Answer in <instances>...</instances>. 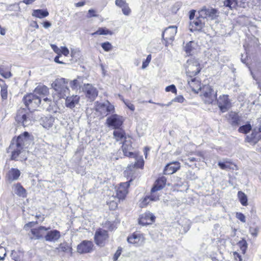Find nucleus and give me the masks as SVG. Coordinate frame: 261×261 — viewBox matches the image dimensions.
I'll return each instance as SVG.
<instances>
[{
    "label": "nucleus",
    "mask_w": 261,
    "mask_h": 261,
    "mask_svg": "<svg viewBox=\"0 0 261 261\" xmlns=\"http://www.w3.org/2000/svg\"><path fill=\"white\" fill-rule=\"evenodd\" d=\"M218 16V11L213 8L203 7L198 11V16L190 22L189 29L191 32L201 31L205 27L207 19H214Z\"/></svg>",
    "instance_id": "f257e3e1"
},
{
    "label": "nucleus",
    "mask_w": 261,
    "mask_h": 261,
    "mask_svg": "<svg viewBox=\"0 0 261 261\" xmlns=\"http://www.w3.org/2000/svg\"><path fill=\"white\" fill-rule=\"evenodd\" d=\"M184 68L187 75L189 77H193L200 72L202 67L198 59L195 58H190L184 64Z\"/></svg>",
    "instance_id": "f03ea898"
},
{
    "label": "nucleus",
    "mask_w": 261,
    "mask_h": 261,
    "mask_svg": "<svg viewBox=\"0 0 261 261\" xmlns=\"http://www.w3.org/2000/svg\"><path fill=\"white\" fill-rule=\"evenodd\" d=\"M15 120L18 124L25 127L32 124L35 117L32 112H28L25 109H20L17 111Z\"/></svg>",
    "instance_id": "7ed1b4c3"
},
{
    "label": "nucleus",
    "mask_w": 261,
    "mask_h": 261,
    "mask_svg": "<svg viewBox=\"0 0 261 261\" xmlns=\"http://www.w3.org/2000/svg\"><path fill=\"white\" fill-rule=\"evenodd\" d=\"M68 80L64 78H61L56 80L51 84L52 88L57 92L60 97L64 98L68 96L69 89L67 87Z\"/></svg>",
    "instance_id": "20e7f679"
},
{
    "label": "nucleus",
    "mask_w": 261,
    "mask_h": 261,
    "mask_svg": "<svg viewBox=\"0 0 261 261\" xmlns=\"http://www.w3.org/2000/svg\"><path fill=\"white\" fill-rule=\"evenodd\" d=\"M201 96L205 104H212L217 99V91L210 85H204L201 89Z\"/></svg>",
    "instance_id": "39448f33"
},
{
    "label": "nucleus",
    "mask_w": 261,
    "mask_h": 261,
    "mask_svg": "<svg viewBox=\"0 0 261 261\" xmlns=\"http://www.w3.org/2000/svg\"><path fill=\"white\" fill-rule=\"evenodd\" d=\"M23 102L28 110H35L41 103L40 98L34 94L30 93L23 98Z\"/></svg>",
    "instance_id": "423d86ee"
},
{
    "label": "nucleus",
    "mask_w": 261,
    "mask_h": 261,
    "mask_svg": "<svg viewBox=\"0 0 261 261\" xmlns=\"http://www.w3.org/2000/svg\"><path fill=\"white\" fill-rule=\"evenodd\" d=\"M96 110L102 116H107L115 112L114 106L109 101H107L103 103H99L96 105Z\"/></svg>",
    "instance_id": "0eeeda50"
},
{
    "label": "nucleus",
    "mask_w": 261,
    "mask_h": 261,
    "mask_svg": "<svg viewBox=\"0 0 261 261\" xmlns=\"http://www.w3.org/2000/svg\"><path fill=\"white\" fill-rule=\"evenodd\" d=\"M33 142V137L30 136L28 132H25L23 134L19 135L15 144L17 146L21 148H28Z\"/></svg>",
    "instance_id": "6e6552de"
},
{
    "label": "nucleus",
    "mask_w": 261,
    "mask_h": 261,
    "mask_svg": "<svg viewBox=\"0 0 261 261\" xmlns=\"http://www.w3.org/2000/svg\"><path fill=\"white\" fill-rule=\"evenodd\" d=\"M123 121L124 119L122 116L117 114H112L107 118L106 123L108 126L117 129L120 128Z\"/></svg>",
    "instance_id": "1a4fd4ad"
},
{
    "label": "nucleus",
    "mask_w": 261,
    "mask_h": 261,
    "mask_svg": "<svg viewBox=\"0 0 261 261\" xmlns=\"http://www.w3.org/2000/svg\"><path fill=\"white\" fill-rule=\"evenodd\" d=\"M177 33V27L172 25L166 28L162 34V37L166 41L165 45L171 44L174 40L175 35Z\"/></svg>",
    "instance_id": "9d476101"
},
{
    "label": "nucleus",
    "mask_w": 261,
    "mask_h": 261,
    "mask_svg": "<svg viewBox=\"0 0 261 261\" xmlns=\"http://www.w3.org/2000/svg\"><path fill=\"white\" fill-rule=\"evenodd\" d=\"M82 90L86 96L91 100L93 101L98 95V90L91 84H84Z\"/></svg>",
    "instance_id": "9b49d317"
},
{
    "label": "nucleus",
    "mask_w": 261,
    "mask_h": 261,
    "mask_svg": "<svg viewBox=\"0 0 261 261\" xmlns=\"http://www.w3.org/2000/svg\"><path fill=\"white\" fill-rule=\"evenodd\" d=\"M108 238V233L107 231L102 229H98L95 232L94 241L97 245L102 246L104 245Z\"/></svg>",
    "instance_id": "f8f14e48"
},
{
    "label": "nucleus",
    "mask_w": 261,
    "mask_h": 261,
    "mask_svg": "<svg viewBox=\"0 0 261 261\" xmlns=\"http://www.w3.org/2000/svg\"><path fill=\"white\" fill-rule=\"evenodd\" d=\"M145 239L143 234L138 232L133 233L127 238V241L129 243L138 247L142 246L144 243Z\"/></svg>",
    "instance_id": "ddd939ff"
},
{
    "label": "nucleus",
    "mask_w": 261,
    "mask_h": 261,
    "mask_svg": "<svg viewBox=\"0 0 261 261\" xmlns=\"http://www.w3.org/2000/svg\"><path fill=\"white\" fill-rule=\"evenodd\" d=\"M132 181L121 183L119 186L116 190V196L119 200H123L125 199L126 194L128 193L127 188L129 186V182Z\"/></svg>",
    "instance_id": "4468645a"
},
{
    "label": "nucleus",
    "mask_w": 261,
    "mask_h": 261,
    "mask_svg": "<svg viewBox=\"0 0 261 261\" xmlns=\"http://www.w3.org/2000/svg\"><path fill=\"white\" fill-rule=\"evenodd\" d=\"M155 220V217L150 212H147L142 214L139 219V224L145 226L152 224Z\"/></svg>",
    "instance_id": "2eb2a0df"
},
{
    "label": "nucleus",
    "mask_w": 261,
    "mask_h": 261,
    "mask_svg": "<svg viewBox=\"0 0 261 261\" xmlns=\"http://www.w3.org/2000/svg\"><path fill=\"white\" fill-rule=\"evenodd\" d=\"M218 106L222 113L228 111L230 108L231 103L228 99V95L220 96L217 100Z\"/></svg>",
    "instance_id": "dca6fc26"
},
{
    "label": "nucleus",
    "mask_w": 261,
    "mask_h": 261,
    "mask_svg": "<svg viewBox=\"0 0 261 261\" xmlns=\"http://www.w3.org/2000/svg\"><path fill=\"white\" fill-rule=\"evenodd\" d=\"M93 245L92 242L89 241H83L77 247V251L79 253H86L91 252Z\"/></svg>",
    "instance_id": "f3484780"
},
{
    "label": "nucleus",
    "mask_w": 261,
    "mask_h": 261,
    "mask_svg": "<svg viewBox=\"0 0 261 261\" xmlns=\"http://www.w3.org/2000/svg\"><path fill=\"white\" fill-rule=\"evenodd\" d=\"M49 229V228H46L44 226H40L38 228L32 229L31 233L33 236L31 237V239L36 240L43 238L45 232Z\"/></svg>",
    "instance_id": "a211bd4d"
},
{
    "label": "nucleus",
    "mask_w": 261,
    "mask_h": 261,
    "mask_svg": "<svg viewBox=\"0 0 261 261\" xmlns=\"http://www.w3.org/2000/svg\"><path fill=\"white\" fill-rule=\"evenodd\" d=\"M22 149L16 145L14 141L11 143L7 149V152L11 153V160H15L21 152Z\"/></svg>",
    "instance_id": "6ab92c4d"
},
{
    "label": "nucleus",
    "mask_w": 261,
    "mask_h": 261,
    "mask_svg": "<svg viewBox=\"0 0 261 261\" xmlns=\"http://www.w3.org/2000/svg\"><path fill=\"white\" fill-rule=\"evenodd\" d=\"M228 122L234 127H237L241 124V119L238 113L230 112L227 116Z\"/></svg>",
    "instance_id": "aec40b11"
},
{
    "label": "nucleus",
    "mask_w": 261,
    "mask_h": 261,
    "mask_svg": "<svg viewBox=\"0 0 261 261\" xmlns=\"http://www.w3.org/2000/svg\"><path fill=\"white\" fill-rule=\"evenodd\" d=\"M132 149L131 142L129 140H125L122 146V150L124 155L126 156L135 158V154L131 151Z\"/></svg>",
    "instance_id": "412c9836"
},
{
    "label": "nucleus",
    "mask_w": 261,
    "mask_h": 261,
    "mask_svg": "<svg viewBox=\"0 0 261 261\" xmlns=\"http://www.w3.org/2000/svg\"><path fill=\"white\" fill-rule=\"evenodd\" d=\"M179 168L180 164L179 162H172L166 166L164 170V173L165 174H172L176 172Z\"/></svg>",
    "instance_id": "4be33fe9"
},
{
    "label": "nucleus",
    "mask_w": 261,
    "mask_h": 261,
    "mask_svg": "<svg viewBox=\"0 0 261 261\" xmlns=\"http://www.w3.org/2000/svg\"><path fill=\"white\" fill-rule=\"evenodd\" d=\"M72 247L67 242H63L61 243L59 246L55 249L54 251L60 253L64 252L65 253H70L72 255Z\"/></svg>",
    "instance_id": "5701e85b"
},
{
    "label": "nucleus",
    "mask_w": 261,
    "mask_h": 261,
    "mask_svg": "<svg viewBox=\"0 0 261 261\" xmlns=\"http://www.w3.org/2000/svg\"><path fill=\"white\" fill-rule=\"evenodd\" d=\"M20 175V172L18 169L12 168L8 171L7 174V180L9 182H11L13 181L17 180L19 178Z\"/></svg>",
    "instance_id": "b1692460"
},
{
    "label": "nucleus",
    "mask_w": 261,
    "mask_h": 261,
    "mask_svg": "<svg viewBox=\"0 0 261 261\" xmlns=\"http://www.w3.org/2000/svg\"><path fill=\"white\" fill-rule=\"evenodd\" d=\"M80 97L76 95L67 96L65 101V105L67 108L72 109L79 102Z\"/></svg>",
    "instance_id": "393cba45"
},
{
    "label": "nucleus",
    "mask_w": 261,
    "mask_h": 261,
    "mask_svg": "<svg viewBox=\"0 0 261 261\" xmlns=\"http://www.w3.org/2000/svg\"><path fill=\"white\" fill-rule=\"evenodd\" d=\"M61 237L60 232L59 231L54 229L48 231L44 238L46 241L49 242L57 241Z\"/></svg>",
    "instance_id": "a878e982"
},
{
    "label": "nucleus",
    "mask_w": 261,
    "mask_h": 261,
    "mask_svg": "<svg viewBox=\"0 0 261 261\" xmlns=\"http://www.w3.org/2000/svg\"><path fill=\"white\" fill-rule=\"evenodd\" d=\"M166 178L164 176L159 177L155 182L153 187L152 188V192H157L162 189L165 186Z\"/></svg>",
    "instance_id": "bb28decb"
},
{
    "label": "nucleus",
    "mask_w": 261,
    "mask_h": 261,
    "mask_svg": "<svg viewBox=\"0 0 261 261\" xmlns=\"http://www.w3.org/2000/svg\"><path fill=\"white\" fill-rule=\"evenodd\" d=\"M188 83L193 91L197 92V91L201 89L199 80L194 76L189 77V79H188Z\"/></svg>",
    "instance_id": "cd10ccee"
},
{
    "label": "nucleus",
    "mask_w": 261,
    "mask_h": 261,
    "mask_svg": "<svg viewBox=\"0 0 261 261\" xmlns=\"http://www.w3.org/2000/svg\"><path fill=\"white\" fill-rule=\"evenodd\" d=\"M159 199V195L156 193V192H152L151 190V194L150 196H146L141 202V206H145L150 201H155Z\"/></svg>",
    "instance_id": "c85d7f7f"
},
{
    "label": "nucleus",
    "mask_w": 261,
    "mask_h": 261,
    "mask_svg": "<svg viewBox=\"0 0 261 261\" xmlns=\"http://www.w3.org/2000/svg\"><path fill=\"white\" fill-rule=\"evenodd\" d=\"M196 47L197 44L194 41H189L184 46V50L187 55H191L195 53Z\"/></svg>",
    "instance_id": "c756f323"
},
{
    "label": "nucleus",
    "mask_w": 261,
    "mask_h": 261,
    "mask_svg": "<svg viewBox=\"0 0 261 261\" xmlns=\"http://www.w3.org/2000/svg\"><path fill=\"white\" fill-rule=\"evenodd\" d=\"M55 118L53 117H45L42 118L41 124L43 127L48 128L51 127L54 123Z\"/></svg>",
    "instance_id": "7c9ffc66"
},
{
    "label": "nucleus",
    "mask_w": 261,
    "mask_h": 261,
    "mask_svg": "<svg viewBox=\"0 0 261 261\" xmlns=\"http://www.w3.org/2000/svg\"><path fill=\"white\" fill-rule=\"evenodd\" d=\"M83 77H78L77 79L73 81H70L69 85L73 89H75L78 87H82V84L83 83Z\"/></svg>",
    "instance_id": "2f4dec72"
},
{
    "label": "nucleus",
    "mask_w": 261,
    "mask_h": 261,
    "mask_svg": "<svg viewBox=\"0 0 261 261\" xmlns=\"http://www.w3.org/2000/svg\"><path fill=\"white\" fill-rule=\"evenodd\" d=\"M11 257L15 261L23 260V252L20 251L12 250L11 254Z\"/></svg>",
    "instance_id": "473e14b6"
},
{
    "label": "nucleus",
    "mask_w": 261,
    "mask_h": 261,
    "mask_svg": "<svg viewBox=\"0 0 261 261\" xmlns=\"http://www.w3.org/2000/svg\"><path fill=\"white\" fill-rule=\"evenodd\" d=\"M0 86L1 87V94L3 99H6L8 96V86L4 80H0Z\"/></svg>",
    "instance_id": "72a5a7b5"
},
{
    "label": "nucleus",
    "mask_w": 261,
    "mask_h": 261,
    "mask_svg": "<svg viewBox=\"0 0 261 261\" xmlns=\"http://www.w3.org/2000/svg\"><path fill=\"white\" fill-rule=\"evenodd\" d=\"M34 92L36 94L46 95L48 93V88L45 85H39L35 88Z\"/></svg>",
    "instance_id": "f704fd0d"
},
{
    "label": "nucleus",
    "mask_w": 261,
    "mask_h": 261,
    "mask_svg": "<svg viewBox=\"0 0 261 261\" xmlns=\"http://www.w3.org/2000/svg\"><path fill=\"white\" fill-rule=\"evenodd\" d=\"M49 13L47 10L37 9L33 11L32 15L39 18H42L47 16Z\"/></svg>",
    "instance_id": "c9c22d12"
},
{
    "label": "nucleus",
    "mask_w": 261,
    "mask_h": 261,
    "mask_svg": "<svg viewBox=\"0 0 261 261\" xmlns=\"http://www.w3.org/2000/svg\"><path fill=\"white\" fill-rule=\"evenodd\" d=\"M218 166L220 167V168L223 170H227L229 169H233L234 168H233V166L236 167L235 165H233L231 162H230L228 161H225L223 162H218Z\"/></svg>",
    "instance_id": "e433bc0d"
},
{
    "label": "nucleus",
    "mask_w": 261,
    "mask_h": 261,
    "mask_svg": "<svg viewBox=\"0 0 261 261\" xmlns=\"http://www.w3.org/2000/svg\"><path fill=\"white\" fill-rule=\"evenodd\" d=\"M15 192L19 196L24 197L26 196V190L24 189L20 183H17L15 186Z\"/></svg>",
    "instance_id": "4c0bfd02"
},
{
    "label": "nucleus",
    "mask_w": 261,
    "mask_h": 261,
    "mask_svg": "<svg viewBox=\"0 0 261 261\" xmlns=\"http://www.w3.org/2000/svg\"><path fill=\"white\" fill-rule=\"evenodd\" d=\"M113 33L109 30V29L106 28H99L95 32L91 34L92 36H95L96 35H112Z\"/></svg>",
    "instance_id": "58836bf2"
},
{
    "label": "nucleus",
    "mask_w": 261,
    "mask_h": 261,
    "mask_svg": "<svg viewBox=\"0 0 261 261\" xmlns=\"http://www.w3.org/2000/svg\"><path fill=\"white\" fill-rule=\"evenodd\" d=\"M113 135L114 138L117 141H121L123 139H126L125 133L121 129H117V130H114L113 132Z\"/></svg>",
    "instance_id": "ea45409f"
},
{
    "label": "nucleus",
    "mask_w": 261,
    "mask_h": 261,
    "mask_svg": "<svg viewBox=\"0 0 261 261\" xmlns=\"http://www.w3.org/2000/svg\"><path fill=\"white\" fill-rule=\"evenodd\" d=\"M238 197L241 202L243 206L248 205V198L246 195L242 191L238 192Z\"/></svg>",
    "instance_id": "a19ab883"
},
{
    "label": "nucleus",
    "mask_w": 261,
    "mask_h": 261,
    "mask_svg": "<svg viewBox=\"0 0 261 261\" xmlns=\"http://www.w3.org/2000/svg\"><path fill=\"white\" fill-rule=\"evenodd\" d=\"M144 166V161L141 159L137 160L134 164H131L127 166L128 170H132V168H142Z\"/></svg>",
    "instance_id": "79ce46f5"
},
{
    "label": "nucleus",
    "mask_w": 261,
    "mask_h": 261,
    "mask_svg": "<svg viewBox=\"0 0 261 261\" xmlns=\"http://www.w3.org/2000/svg\"><path fill=\"white\" fill-rule=\"evenodd\" d=\"M251 125L247 124L240 126L238 130L240 133L247 134L251 130Z\"/></svg>",
    "instance_id": "37998d69"
},
{
    "label": "nucleus",
    "mask_w": 261,
    "mask_h": 261,
    "mask_svg": "<svg viewBox=\"0 0 261 261\" xmlns=\"http://www.w3.org/2000/svg\"><path fill=\"white\" fill-rule=\"evenodd\" d=\"M237 2L236 0H225L224 2V5L232 9L236 7Z\"/></svg>",
    "instance_id": "c03bdc74"
},
{
    "label": "nucleus",
    "mask_w": 261,
    "mask_h": 261,
    "mask_svg": "<svg viewBox=\"0 0 261 261\" xmlns=\"http://www.w3.org/2000/svg\"><path fill=\"white\" fill-rule=\"evenodd\" d=\"M101 46L105 51H110L113 49L112 44L108 41L102 43Z\"/></svg>",
    "instance_id": "a18cd8bd"
},
{
    "label": "nucleus",
    "mask_w": 261,
    "mask_h": 261,
    "mask_svg": "<svg viewBox=\"0 0 261 261\" xmlns=\"http://www.w3.org/2000/svg\"><path fill=\"white\" fill-rule=\"evenodd\" d=\"M151 55H148L146 58V59L145 61H144L142 63V68L145 69L149 65V63L151 61Z\"/></svg>",
    "instance_id": "49530a36"
},
{
    "label": "nucleus",
    "mask_w": 261,
    "mask_h": 261,
    "mask_svg": "<svg viewBox=\"0 0 261 261\" xmlns=\"http://www.w3.org/2000/svg\"><path fill=\"white\" fill-rule=\"evenodd\" d=\"M122 11L123 14L126 16H128L130 14L131 10L128 7V4L122 8Z\"/></svg>",
    "instance_id": "de8ad7c7"
},
{
    "label": "nucleus",
    "mask_w": 261,
    "mask_h": 261,
    "mask_svg": "<svg viewBox=\"0 0 261 261\" xmlns=\"http://www.w3.org/2000/svg\"><path fill=\"white\" fill-rule=\"evenodd\" d=\"M127 3L126 2L125 0H116L115 1V5L121 8V9L127 5Z\"/></svg>",
    "instance_id": "09e8293b"
},
{
    "label": "nucleus",
    "mask_w": 261,
    "mask_h": 261,
    "mask_svg": "<svg viewBox=\"0 0 261 261\" xmlns=\"http://www.w3.org/2000/svg\"><path fill=\"white\" fill-rule=\"evenodd\" d=\"M6 255L5 248L0 246V260H4Z\"/></svg>",
    "instance_id": "8fccbe9b"
},
{
    "label": "nucleus",
    "mask_w": 261,
    "mask_h": 261,
    "mask_svg": "<svg viewBox=\"0 0 261 261\" xmlns=\"http://www.w3.org/2000/svg\"><path fill=\"white\" fill-rule=\"evenodd\" d=\"M165 90H166V92H170V91H171L173 93H176V91H177L176 88L175 86L174 85H171L167 86Z\"/></svg>",
    "instance_id": "3c124183"
},
{
    "label": "nucleus",
    "mask_w": 261,
    "mask_h": 261,
    "mask_svg": "<svg viewBox=\"0 0 261 261\" xmlns=\"http://www.w3.org/2000/svg\"><path fill=\"white\" fill-rule=\"evenodd\" d=\"M0 74L5 78H9L11 76V73L9 71H5L4 69L0 68Z\"/></svg>",
    "instance_id": "603ef678"
},
{
    "label": "nucleus",
    "mask_w": 261,
    "mask_h": 261,
    "mask_svg": "<svg viewBox=\"0 0 261 261\" xmlns=\"http://www.w3.org/2000/svg\"><path fill=\"white\" fill-rule=\"evenodd\" d=\"M236 217L242 222L245 223L246 222V217L245 215L241 213H237Z\"/></svg>",
    "instance_id": "864d4df0"
},
{
    "label": "nucleus",
    "mask_w": 261,
    "mask_h": 261,
    "mask_svg": "<svg viewBox=\"0 0 261 261\" xmlns=\"http://www.w3.org/2000/svg\"><path fill=\"white\" fill-rule=\"evenodd\" d=\"M61 55L63 54L65 56H67L69 55V51L66 47H62L60 49Z\"/></svg>",
    "instance_id": "5fc2aeb1"
},
{
    "label": "nucleus",
    "mask_w": 261,
    "mask_h": 261,
    "mask_svg": "<svg viewBox=\"0 0 261 261\" xmlns=\"http://www.w3.org/2000/svg\"><path fill=\"white\" fill-rule=\"evenodd\" d=\"M185 100V98H184V97L182 96H181V95H179L177 97H176L175 98H174V99H173V101H174V102H179V103H182Z\"/></svg>",
    "instance_id": "6e6d98bb"
},
{
    "label": "nucleus",
    "mask_w": 261,
    "mask_h": 261,
    "mask_svg": "<svg viewBox=\"0 0 261 261\" xmlns=\"http://www.w3.org/2000/svg\"><path fill=\"white\" fill-rule=\"evenodd\" d=\"M51 48L58 55H61V48H59L57 45L55 44L51 45Z\"/></svg>",
    "instance_id": "4d7b16f0"
},
{
    "label": "nucleus",
    "mask_w": 261,
    "mask_h": 261,
    "mask_svg": "<svg viewBox=\"0 0 261 261\" xmlns=\"http://www.w3.org/2000/svg\"><path fill=\"white\" fill-rule=\"evenodd\" d=\"M249 231L251 233V234L254 236L256 237L257 236L258 231V228H250L249 229Z\"/></svg>",
    "instance_id": "13d9d810"
},
{
    "label": "nucleus",
    "mask_w": 261,
    "mask_h": 261,
    "mask_svg": "<svg viewBox=\"0 0 261 261\" xmlns=\"http://www.w3.org/2000/svg\"><path fill=\"white\" fill-rule=\"evenodd\" d=\"M233 255L234 258L236 261H242V259L241 256L237 252H233Z\"/></svg>",
    "instance_id": "bf43d9fd"
},
{
    "label": "nucleus",
    "mask_w": 261,
    "mask_h": 261,
    "mask_svg": "<svg viewBox=\"0 0 261 261\" xmlns=\"http://www.w3.org/2000/svg\"><path fill=\"white\" fill-rule=\"evenodd\" d=\"M125 105L127 108L132 111H134L135 109V106L133 104L129 102L128 101H124Z\"/></svg>",
    "instance_id": "052dcab7"
},
{
    "label": "nucleus",
    "mask_w": 261,
    "mask_h": 261,
    "mask_svg": "<svg viewBox=\"0 0 261 261\" xmlns=\"http://www.w3.org/2000/svg\"><path fill=\"white\" fill-rule=\"evenodd\" d=\"M195 13H196V10H191L190 11V12H189V19L190 20V21H192L194 19H194V16H195Z\"/></svg>",
    "instance_id": "680f3d73"
},
{
    "label": "nucleus",
    "mask_w": 261,
    "mask_h": 261,
    "mask_svg": "<svg viewBox=\"0 0 261 261\" xmlns=\"http://www.w3.org/2000/svg\"><path fill=\"white\" fill-rule=\"evenodd\" d=\"M238 244L239 247L248 246L247 242L244 239H242V240L238 242Z\"/></svg>",
    "instance_id": "e2e57ef3"
},
{
    "label": "nucleus",
    "mask_w": 261,
    "mask_h": 261,
    "mask_svg": "<svg viewBox=\"0 0 261 261\" xmlns=\"http://www.w3.org/2000/svg\"><path fill=\"white\" fill-rule=\"evenodd\" d=\"M95 11L93 9L89 10L88 13L89 14V16H88V17L97 16V15L95 14Z\"/></svg>",
    "instance_id": "0e129e2a"
},
{
    "label": "nucleus",
    "mask_w": 261,
    "mask_h": 261,
    "mask_svg": "<svg viewBox=\"0 0 261 261\" xmlns=\"http://www.w3.org/2000/svg\"><path fill=\"white\" fill-rule=\"evenodd\" d=\"M120 254H121V250H118L114 255V257H113L114 260H116L118 259V258L119 257V256L120 255Z\"/></svg>",
    "instance_id": "69168bd1"
},
{
    "label": "nucleus",
    "mask_w": 261,
    "mask_h": 261,
    "mask_svg": "<svg viewBox=\"0 0 261 261\" xmlns=\"http://www.w3.org/2000/svg\"><path fill=\"white\" fill-rule=\"evenodd\" d=\"M37 223V222H30L24 225V228L27 227H32Z\"/></svg>",
    "instance_id": "338daca9"
},
{
    "label": "nucleus",
    "mask_w": 261,
    "mask_h": 261,
    "mask_svg": "<svg viewBox=\"0 0 261 261\" xmlns=\"http://www.w3.org/2000/svg\"><path fill=\"white\" fill-rule=\"evenodd\" d=\"M60 56H61V55H58L57 56H56L54 59V61L55 62H56L57 63L61 64H64V62L59 60Z\"/></svg>",
    "instance_id": "774afa93"
}]
</instances>
